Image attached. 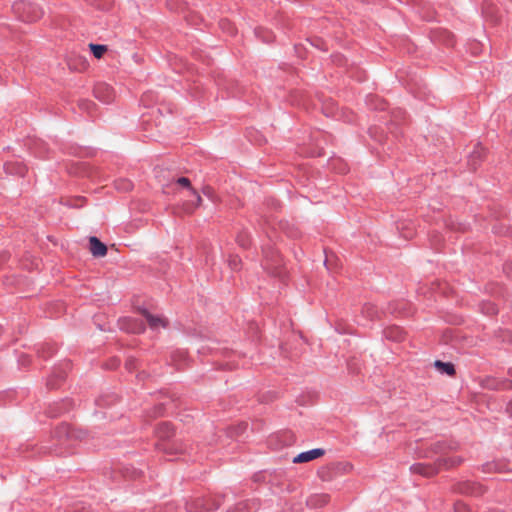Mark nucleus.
<instances>
[{"mask_svg":"<svg viewBox=\"0 0 512 512\" xmlns=\"http://www.w3.org/2000/svg\"><path fill=\"white\" fill-rule=\"evenodd\" d=\"M14 10L20 15L22 20L33 22L40 19L43 15L42 10L35 4L19 2L14 5Z\"/></svg>","mask_w":512,"mask_h":512,"instance_id":"nucleus-1","label":"nucleus"},{"mask_svg":"<svg viewBox=\"0 0 512 512\" xmlns=\"http://www.w3.org/2000/svg\"><path fill=\"white\" fill-rule=\"evenodd\" d=\"M176 183L182 188L186 189L189 193H191L196 199V205L193 206L190 203H183L182 209L185 213L191 214L198 208L202 203V198L199 193L191 186V182L186 177H180L176 180Z\"/></svg>","mask_w":512,"mask_h":512,"instance_id":"nucleus-2","label":"nucleus"},{"mask_svg":"<svg viewBox=\"0 0 512 512\" xmlns=\"http://www.w3.org/2000/svg\"><path fill=\"white\" fill-rule=\"evenodd\" d=\"M94 95L104 103H110L115 99L113 88L106 83H98L94 88Z\"/></svg>","mask_w":512,"mask_h":512,"instance_id":"nucleus-3","label":"nucleus"},{"mask_svg":"<svg viewBox=\"0 0 512 512\" xmlns=\"http://www.w3.org/2000/svg\"><path fill=\"white\" fill-rule=\"evenodd\" d=\"M324 450L320 448L312 449L310 451L298 454L294 459V463H305L317 459L324 455Z\"/></svg>","mask_w":512,"mask_h":512,"instance_id":"nucleus-4","label":"nucleus"},{"mask_svg":"<svg viewBox=\"0 0 512 512\" xmlns=\"http://www.w3.org/2000/svg\"><path fill=\"white\" fill-rule=\"evenodd\" d=\"M90 251L95 257H103L107 253V247L97 237H90Z\"/></svg>","mask_w":512,"mask_h":512,"instance_id":"nucleus-5","label":"nucleus"},{"mask_svg":"<svg viewBox=\"0 0 512 512\" xmlns=\"http://www.w3.org/2000/svg\"><path fill=\"white\" fill-rule=\"evenodd\" d=\"M144 316L152 329L163 328L166 326V320L163 317L154 316L147 311L144 312Z\"/></svg>","mask_w":512,"mask_h":512,"instance_id":"nucleus-6","label":"nucleus"},{"mask_svg":"<svg viewBox=\"0 0 512 512\" xmlns=\"http://www.w3.org/2000/svg\"><path fill=\"white\" fill-rule=\"evenodd\" d=\"M330 501V496L328 494H317L313 495L309 498L308 504L311 507H322L326 505Z\"/></svg>","mask_w":512,"mask_h":512,"instance_id":"nucleus-7","label":"nucleus"},{"mask_svg":"<svg viewBox=\"0 0 512 512\" xmlns=\"http://www.w3.org/2000/svg\"><path fill=\"white\" fill-rule=\"evenodd\" d=\"M460 491L462 493L472 494V495H480L483 492L482 487L479 484L471 483V482L463 483L460 487Z\"/></svg>","mask_w":512,"mask_h":512,"instance_id":"nucleus-8","label":"nucleus"},{"mask_svg":"<svg viewBox=\"0 0 512 512\" xmlns=\"http://www.w3.org/2000/svg\"><path fill=\"white\" fill-rule=\"evenodd\" d=\"M437 370L442 374H447L449 376H453L455 374V368L452 363H445L442 361H435L434 363Z\"/></svg>","mask_w":512,"mask_h":512,"instance_id":"nucleus-9","label":"nucleus"},{"mask_svg":"<svg viewBox=\"0 0 512 512\" xmlns=\"http://www.w3.org/2000/svg\"><path fill=\"white\" fill-rule=\"evenodd\" d=\"M462 462V458L458 456H452L447 458H442L438 461L439 466H445L446 468H451L459 465Z\"/></svg>","mask_w":512,"mask_h":512,"instance_id":"nucleus-10","label":"nucleus"},{"mask_svg":"<svg viewBox=\"0 0 512 512\" xmlns=\"http://www.w3.org/2000/svg\"><path fill=\"white\" fill-rule=\"evenodd\" d=\"M157 435L162 439L169 438L173 435L172 426L168 423L160 424L157 428Z\"/></svg>","mask_w":512,"mask_h":512,"instance_id":"nucleus-11","label":"nucleus"},{"mask_svg":"<svg viewBox=\"0 0 512 512\" xmlns=\"http://www.w3.org/2000/svg\"><path fill=\"white\" fill-rule=\"evenodd\" d=\"M264 268L269 273H271V274H273L275 276H281V271L278 270L280 268V264H279L278 258L274 259L273 263H270L269 260L266 259L265 264H264Z\"/></svg>","mask_w":512,"mask_h":512,"instance_id":"nucleus-12","label":"nucleus"},{"mask_svg":"<svg viewBox=\"0 0 512 512\" xmlns=\"http://www.w3.org/2000/svg\"><path fill=\"white\" fill-rule=\"evenodd\" d=\"M385 335L387 338L394 340V341H400L403 339V331L398 327H392L385 331Z\"/></svg>","mask_w":512,"mask_h":512,"instance_id":"nucleus-13","label":"nucleus"},{"mask_svg":"<svg viewBox=\"0 0 512 512\" xmlns=\"http://www.w3.org/2000/svg\"><path fill=\"white\" fill-rule=\"evenodd\" d=\"M90 50L96 58H101L107 51V46L99 44H89Z\"/></svg>","mask_w":512,"mask_h":512,"instance_id":"nucleus-14","label":"nucleus"},{"mask_svg":"<svg viewBox=\"0 0 512 512\" xmlns=\"http://www.w3.org/2000/svg\"><path fill=\"white\" fill-rule=\"evenodd\" d=\"M503 471L502 465L498 463H487L484 465V472H501Z\"/></svg>","mask_w":512,"mask_h":512,"instance_id":"nucleus-15","label":"nucleus"},{"mask_svg":"<svg viewBox=\"0 0 512 512\" xmlns=\"http://www.w3.org/2000/svg\"><path fill=\"white\" fill-rule=\"evenodd\" d=\"M414 470H415V471H417V472H419V473H421V474H424L425 476H430V475H432V474H434V473H435V471H434V470L429 469V468H424V467H422V466H420V465L415 466V467H414Z\"/></svg>","mask_w":512,"mask_h":512,"instance_id":"nucleus-16","label":"nucleus"},{"mask_svg":"<svg viewBox=\"0 0 512 512\" xmlns=\"http://www.w3.org/2000/svg\"><path fill=\"white\" fill-rule=\"evenodd\" d=\"M454 512H470V509L465 503L458 502L454 506Z\"/></svg>","mask_w":512,"mask_h":512,"instance_id":"nucleus-17","label":"nucleus"},{"mask_svg":"<svg viewBox=\"0 0 512 512\" xmlns=\"http://www.w3.org/2000/svg\"><path fill=\"white\" fill-rule=\"evenodd\" d=\"M241 264V260L237 256H233L229 259V265L233 270H237Z\"/></svg>","mask_w":512,"mask_h":512,"instance_id":"nucleus-18","label":"nucleus"},{"mask_svg":"<svg viewBox=\"0 0 512 512\" xmlns=\"http://www.w3.org/2000/svg\"><path fill=\"white\" fill-rule=\"evenodd\" d=\"M188 196H189V197H191V199H189V200L185 201L184 203H190V204H192L193 206H195V205H196V199H195V197H194L191 193H189V192H188Z\"/></svg>","mask_w":512,"mask_h":512,"instance_id":"nucleus-19","label":"nucleus"},{"mask_svg":"<svg viewBox=\"0 0 512 512\" xmlns=\"http://www.w3.org/2000/svg\"><path fill=\"white\" fill-rule=\"evenodd\" d=\"M131 187H132L131 182H129V181H123V187H122V189H123V190H130V189H131Z\"/></svg>","mask_w":512,"mask_h":512,"instance_id":"nucleus-20","label":"nucleus"},{"mask_svg":"<svg viewBox=\"0 0 512 512\" xmlns=\"http://www.w3.org/2000/svg\"><path fill=\"white\" fill-rule=\"evenodd\" d=\"M487 313H491V314L496 313L495 307L493 305H490Z\"/></svg>","mask_w":512,"mask_h":512,"instance_id":"nucleus-21","label":"nucleus"},{"mask_svg":"<svg viewBox=\"0 0 512 512\" xmlns=\"http://www.w3.org/2000/svg\"><path fill=\"white\" fill-rule=\"evenodd\" d=\"M507 411L512 416V401L508 404Z\"/></svg>","mask_w":512,"mask_h":512,"instance_id":"nucleus-22","label":"nucleus"},{"mask_svg":"<svg viewBox=\"0 0 512 512\" xmlns=\"http://www.w3.org/2000/svg\"><path fill=\"white\" fill-rule=\"evenodd\" d=\"M226 24H227V25H230L228 22H222V25H223V26H224V25H226Z\"/></svg>","mask_w":512,"mask_h":512,"instance_id":"nucleus-23","label":"nucleus"}]
</instances>
